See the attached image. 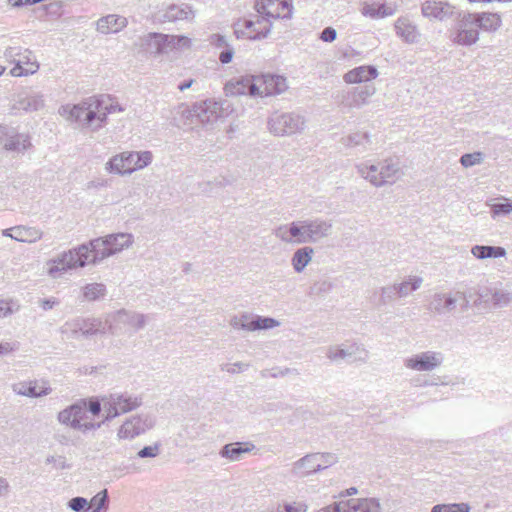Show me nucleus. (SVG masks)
I'll return each instance as SVG.
<instances>
[{
    "mask_svg": "<svg viewBox=\"0 0 512 512\" xmlns=\"http://www.w3.org/2000/svg\"><path fill=\"white\" fill-rule=\"evenodd\" d=\"M476 18V24L484 32L494 33L502 25V18L498 13L480 12L472 13Z\"/></svg>",
    "mask_w": 512,
    "mask_h": 512,
    "instance_id": "473e14b6",
    "label": "nucleus"
},
{
    "mask_svg": "<svg viewBox=\"0 0 512 512\" xmlns=\"http://www.w3.org/2000/svg\"><path fill=\"white\" fill-rule=\"evenodd\" d=\"M398 296L396 285L384 286L380 289L379 306H385L393 302Z\"/></svg>",
    "mask_w": 512,
    "mask_h": 512,
    "instance_id": "09e8293b",
    "label": "nucleus"
},
{
    "mask_svg": "<svg viewBox=\"0 0 512 512\" xmlns=\"http://www.w3.org/2000/svg\"><path fill=\"white\" fill-rule=\"evenodd\" d=\"M222 112V103L211 99L196 102L192 106L181 105L178 111L183 125L202 124L205 127L213 126L221 117Z\"/></svg>",
    "mask_w": 512,
    "mask_h": 512,
    "instance_id": "7ed1b4c3",
    "label": "nucleus"
},
{
    "mask_svg": "<svg viewBox=\"0 0 512 512\" xmlns=\"http://www.w3.org/2000/svg\"><path fill=\"white\" fill-rule=\"evenodd\" d=\"M326 357L334 363L352 357L353 361L364 363L368 360L369 352L362 344L353 342L346 347L340 345L328 346L326 349Z\"/></svg>",
    "mask_w": 512,
    "mask_h": 512,
    "instance_id": "ddd939ff",
    "label": "nucleus"
},
{
    "mask_svg": "<svg viewBox=\"0 0 512 512\" xmlns=\"http://www.w3.org/2000/svg\"><path fill=\"white\" fill-rule=\"evenodd\" d=\"M454 6L447 2L428 0L422 4L421 11L424 17L444 21L454 14Z\"/></svg>",
    "mask_w": 512,
    "mask_h": 512,
    "instance_id": "4be33fe9",
    "label": "nucleus"
},
{
    "mask_svg": "<svg viewBox=\"0 0 512 512\" xmlns=\"http://www.w3.org/2000/svg\"><path fill=\"white\" fill-rule=\"evenodd\" d=\"M153 155L150 151L122 152L113 156L106 164L105 170L119 175H130L136 170L151 164Z\"/></svg>",
    "mask_w": 512,
    "mask_h": 512,
    "instance_id": "423d86ee",
    "label": "nucleus"
},
{
    "mask_svg": "<svg viewBox=\"0 0 512 512\" xmlns=\"http://www.w3.org/2000/svg\"><path fill=\"white\" fill-rule=\"evenodd\" d=\"M332 288L333 284L329 280H320L312 285L311 291L316 295H323L330 292Z\"/></svg>",
    "mask_w": 512,
    "mask_h": 512,
    "instance_id": "4d7b16f0",
    "label": "nucleus"
},
{
    "mask_svg": "<svg viewBox=\"0 0 512 512\" xmlns=\"http://www.w3.org/2000/svg\"><path fill=\"white\" fill-rule=\"evenodd\" d=\"M42 238V232L35 227L16 226L13 227L12 239L18 242L33 243Z\"/></svg>",
    "mask_w": 512,
    "mask_h": 512,
    "instance_id": "4c0bfd02",
    "label": "nucleus"
},
{
    "mask_svg": "<svg viewBox=\"0 0 512 512\" xmlns=\"http://www.w3.org/2000/svg\"><path fill=\"white\" fill-rule=\"evenodd\" d=\"M394 27L396 34L406 43L412 44L418 42L420 33L417 27L408 18H398L394 24Z\"/></svg>",
    "mask_w": 512,
    "mask_h": 512,
    "instance_id": "2f4dec72",
    "label": "nucleus"
},
{
    "mask_svg": "<svg viewBox=\"0 0 512 512\" xmlns=\"http://www.w3.org/2000/svg\"><path fill=\"white\" fill-rule=\"evenodd\" d=\"M257 452V447L250 441L226 444V459L230 461H240L247 454H257Z\"/></svg>",
    "mask_w": 512,
    "mask_h": 512,
    "instance_id": "7c9ffc66",
    "label": "nucleus"
},
{
    "mask_svg": "<svg viewBox=\"0 0 512 512\" xmlns=\"http://www.w3.org/2000/svg\"><path fill=\"white\" fill-rule=\"evenodd\" d=\"M133 243V234L124 232L112 233L92 239L87 243L90 250V260L92 264H97L130 248Z\"/></svg>",
    "mask_w": 512,
    "mask_h": 512,
    "instance_id": "f03ea898",
    "label": "nucleus"
},
{
    "mask_svg": "<svg viewBox=\"0 0 512 512\" xmlns=\"http://www.w3.org/2000/svg\"><path fill=\"white\" fill-rule=\"evenodd\" d=\"M477 296L478 299L474 302L476 306L483 304L484 307L501 309L512 304V291L500 281L480 288Z\"/></svg>",
    "mask_w": 512,
    "mask_h": 512,
    "instance_id": "6e6552de",
    "label": "nucleus"
},
{
    "mask_svg": "<svg viewBox=\"0 0 512 512\" xmlns=\"http://www.w3.org/2000/svg\"><path fill=\"white\" fill-rule=\"evenodd\" d=\"M271 21L264 15L257 14L255 19H240L234 24V33L237 38L245 37L250 40L265 38L270 30Z\"/></svg>",
    "mask_w": 512,
    "mask_h": 512,
    "instance_id": "9d476101",
    "label": "nucleus"
},
{
    "mask_svg": "<svg viewBox=\"0 0 512 512\" xmlns=\"http://www.w3.org/2000/svg\"><path fill=\"white\" fill-rule=\"evenodd\" d=\"M21 55L22 49L20 47H8L4 52L5 59L11 63L17 62Z\"/></svg>",
    "mask_w": 512,
    "mask_h": 512,
    "instance_id": "69168bd1",
    "label": "nucleus"
},
{
    "mask_svg": "<svg viewBox=\"0 0 512 512\" xmlns=\"http://www.w3.org/2000/svg\"><path fill=\"white\" fill-rule=\"evenodd\" d=\"M279 325L280 322L275 318L254 315L253 331L272 329L278 327Z\"/></svg>",
    "mask_w": 512,
    "mask_h": 512,
    "instance_id": "de8ad7c7",
    "label": "nucleus"
},
{
    "mask_svg": "<svg viewBox=\"0 0 512 512\" xmlns=\"http://www.w3.org/2000/svg\"><path fill=\"white\" fill-rule=\"evenodd\" d=\"M195 16L194 10L188 4H171L165 10L160 12L159 20L161 22H176L180 20H192Z\"/></svg>",
    "mask_w": 512,
    "mask_h": 512,
    "instance_id": "b1692460",
    "label": "nucleus"
},
{
    "mask_svg": "<svg viewBox=\"0 0 512 512\" xmlns=\"http://www.w3.org/2000/svg\"><path fill=\"white\" fill-rule=\"evenodd\" d=\"M122 111H123V108L118 103H115V104L111 103L106 106L102 105L100 107V112H99V114L101 115L100 119L102 120L103 114L105 115V120H106L108 114H112L115 112H122Z\"/></svg>",
    "mask_w": 512,
    "mask_h": 512,
    "instance_id": "338daca9",
    "label": "nucleus"
},
{
    "mask_svg": "<svg viewBox=\"0 0 512 512\" xmlns=\"http://www.w3.org/2000/svg\"><path fill=\"white\" fill-rule=\"evenodd\" d=\"M22 62L24 60L19 59L15 62V66L10 70V74L14 77L27 76L30 74H34L39 69V65L37 63H31V67L24 68L22 66Z\"/></svg>",
    "mask_w": 512,
    "mask_h": 512,
    "instance_id": "8fccbe9b",
    "label": "nucleus"
},
{
    "mask_svg": "<svg viewBox=\"0 0 512 512\" xmlns=\"http://www.w3.org/2000/svg\"><path fill=\"white\" fill-rule=\"evenodd\" d=\"M376 92L373 84H365L348 92L345 101L350 108H360L368 103V99Z\"/></svg>",
    "mask_w": 512,
    "mask_h": 512,
    "instance_id": "bb28decb",
    "label": "nucleus"
},
{
    "mask_svg": "<svg viewBox=\"0 0 512 512\" xmlns=\"http://www.w3.org/2000/svg\"><path fill=\"white\" fill-rule=\"evenodd\" d=\"M106 294V285L103 283H90L82 287V298L88 302L103 299Z\"/></svg>",
    "mask_w": 512,
    "mask_h": 512,
    "instance_id": "58836bf2",
    "label": "nucleus"
},
{
    "mask_svg": "<svg viewBox=\"0 0 512 512\" xmlns=\"http://www.w3.org/2000/svg\"><path fill=\"white\" fill-rule=\"evenodd\" d=\"M168 51L190 49L192 46V40L184 35H168Z\"/></svg>",
    "mask_w": 512,
    "mask_h": 512,
    "instance_id": "a18cd8bd",
    "label": "nucleus"
},
{
    "mask_svg": "<svg viewBox=\"0 0 512 512\" xmlns=\"http://www.w3.org/2000/svg\"><path fill=\"white\" fill-rule=\"evenodd\" d=\"M320 470V464L317 462V455L307 454L293 464L292 473L298 477H307Z\"/></svg>",
    "mask_w": 512,
    "mask_h": 512,
    "instance_id": "c756f323",
    "label": "nucleus"
},
{
    "mask_svg": "<svg viewBox=\"0 0 512 512\" xmlns=\"http://www.w3.org/2000/svg\"><path fill=\"white\" fill-rule=\"evenodd\" d=\"M42 386L38 387L37 381L20 382L13 385V391L22 396L38 398L46 396L52 392V388L47 381H42Z\"/></svg>",
    "mask_w": 512,
    "mask_h": 512,
    "instance_id": "a878e982",
    "label": "nucleus"
},
{
    "mask_svg": "<svg viewBox=\"0 0 512 512\" xmlns=\"http://www.w3.org/2000/svg\"><path fill=\"white\" fill-rule=\"evenodd\" d=\"M472 13H465L457 23L453 41L462 46H471L479 40V27Z\"/></svg>",
    "mask_w": 512,
    "mask_h": 512,
    "instance_id": "f3484780",
    "label": "nucleus"
},
{
    "mask_svg": "<svg viewBox=\"0 0 512 512\" xmlns=\"http://www.w3.org/2000/svg\"><path fill=\"white\" fill-rule=\"evenodd\" d=\"M102 104L103 100L89 97L78 104L62 105L58 109V113L69 122L77 123L82 128L97 131L105 123V115L103 114L101 120L99 114Z\"/></svg>",
    "mask_w": 512,
    "mask_h": 512,
    "instance_id": "f257e3e1",
    "label": "nucleus"
},
{
    "mask_svg": "<svg viewBox=\"0 0 512 512\" xmlns=\"http://www.w3.org/2000/svg\"><path fill=\"white\" fill-rule=\"evenodd\" d=\"M87 400V412H89L92 416L100 415L102 411V403L97 397H90Z\"/></svg>",
    "mask_w": 512,
    "mask_h": 512,
    "instance_id": "680f3d73",
    "label": "nucleus"
},
{
    "mask_svg": "<svg viewBox=\"0 0 512 512\" xmlns=\"http://www.w3.org/2000/svg\"><path fill=\"white\" fill-rule=\"evenodd\" d=\"M67 506L74 512H86L90 510L88 500L80 496L70 499Z\"/></svg>",
    "mask_w": 512,
    "mask_h": 512,
    "instance_id": "864d4df0",
    "label": "nucleus"
},
{
    "mask_svg": "<svg viewBox=\"0 0 512 512\" xmlns=\"http://www.w3.org/2000/svg\"><path fill=\"white\" fill-rule=\"evenodd\" d=\"M81 334L84 337H90L98 333H104V326L100 319L97 318H79Z\"/></svg>",
    "mask_w": 512,
    "mask_h": 512,
    "instance_id": "a19ab883",
    "label": "nucleus"
},
{
    "mask_svg": "<svg viewBox=\"0 0 512 512\" xmlns=\"http://www.w3.org/2000/svg\"><path fill=\"white\" fill-rule=\"evenodd\" d=\"M341 143L347 148H354L358 146L365 147L371 143V135L368 132L357 131L341 139Z\"/></svg>",
    "mask_w": 512,
    "mask_h": 512,
    "instance_id": "79ce46f5",
    "label": "nucleus"
},
{
    "mask_svg": "<svg viewBox=\"0 0 512 512\" xmlns=\"http://www.w3.org/2000/svg\"><path fill=\"white\" fill-rule=\"evenodd\" d=\"M378 76V71L375 66H359L348 71L344 75V80L346 83H362L368 82L372 79H375Z\"/></svg>",
    "mask_w": 512,
    "mask_h": 512,
    "instance_id": "72a5a7b5",
    "label": "nucleus"
},
{
    "mask_svg": "<svg viewBox=\"0 0 512 512\" xmlns=\"http://www.w3.org/2000/svg\"><path fill=\"white\" fill-rule=\"evenodd\" d=\"M128 24V21L125 17L110 14L104 17H101L96 23V29L98 32L102 34H111L118 33L122 29H124Z\"/></svg>",
    "mask_w": 512,
    "mask_h": 512,
    "instance_id": "c85d7f7f",
    "label": "nucleus"
},
{
    "mask_svg": "<svg viewBox=\"0 0 512 512\" xmlns=\"http://www.w3.org/2000/svg\"><path fill=\"white\" fill-rule=\"evenodd\" d=\"M306 121L303 116L294 113H274L268 120L271 133L277 136L292 135L301 132L305 128Z\"/></svg>",
    "mask_w": 512,
    "mask_h": 512,
    "instance_id": "1a4fd4ad",
    "label": "nucleus"
},
{
    "mask_svg": "<svg viewBox=\"0 0 512 512\" xmlns=\"http://www.w3.org/2000/svg\"><path fill=\"white\" fill-rule=\"evenodd\" d=\"M444 355L439 351L427 350L404 359V367L415 372H431L442 366Z\"/></svg>",
    "mask_w": 512,
    "mask_h": 512,
    "instance_id": "f8f14e48",
    "label": "nucleus"
},
{
    "mask_svg": "<svg viewBox=\"0 0 512 512\" xmlns=\"http://www.w3.org/2000/svg\"><path fill=\"white\" fill-rule=\"evenodd\" d=\"M167 34L150 33L145 38L146 51L153 55L167 54L169 44Z\"/></svg>",
    "mask_w": 512,
    "mask_h": 512,
    "instance_id": "f704fd0d",
    "label": "nucleus"
},
{
    "mask_svg": "<svg viewBox=\"0 0 512 512\" xmlns=\"http://www.w3.org/2000/svg\"><path fill=\"white\" fill-rule=\"evenodd\" d=\"M45 463L53 464V467L56 470H65L71 468V464H69L66 460V457L62 455H50L45 459Z\"/></svg>",
    "mask_w": 512,
    "mask_h": 512,
    "instance_id": "5fc2aeb1",
    "label": "nucleus"
},
{
    "mask_svg": "<svg viewBox=\"0 0 512 512\" xmlns=\"http://www.w3.org/2000/svg\"><path fill=\"white\" fill-rule=\"evenodd\" d=\"M482 161H483V153L482 152L466 153V154H463L460 158V163L465 168H469V167L478 165Z\"/></svg>",
    "mask_w": 512,
    "mask_h": 512,
    "instance_id": "603ef678",
    "label": "nucleus"
},
{
    "mask_svg": "<svg viewBox=\"0 0 512 512\" xmlns=\"http://www.w3.org/2000/svg\"><path fill=\"white\" fill-rule=\"evenodd\" d=\"M80 323H79V318L78 319H74L70 322H66L62 327H61V333L62 334H66L68 332H70L71 334V337L72 338H75L77 336V334L79 332H81L80 330Z\"/></svg>",
    "mask_w": 512,
    "mask_h": 512,
    "instance_id": "13d9d810",
    "label": "nucleus"
},
{
    "mask_svg": "<svg viewBox=\"0 0 512 512\" xmlns=\"http://www.w3.org/2000/svg\"><path fill=\"white\" fill-rule=\"evenodd\" d=\"M471 254L479 260L496 259L505 257L507 252L504 247L490 245H474Z\"/></svg>",
    "mask_w": 512,
    "mask_h": 512,
    "instance_id": "e433bc0d",
    "label": "nucleus"
},
{
    "mask_svg": "<svg viewBox=\"0 0 512 512\" xmlns=\"http://www.w3.org/2000/svg\"><path fill=\"white\" fill-rule=\"evenodd\" d=\"M380 171L379 178L377 182H375V187H383L385 185L394 184L398 179L402 176V171L399 166V163L394 161L393 159H385L379 162Z\"/></svg>",
    "mask_w": 512,
    "mask_h": 512,
    "instance_id": "5701e85b",
    "label": "nucleus"
},
{
    "mask_svg": "<svg viewBox=\"0 0 512 512\" xmlns=\"http://www.w3.org/2000/svg\"><path fill=\"white\" fill-rule=\"evenodd\" d=\"M256 81L260 85V97L281 94L288 88L286 78L281 75L262 74L256 76Z\"/></svg>",
    "mask_w": 512,
    "mask_h": 512,
    "instance_id": "6ab92c4d",
    "label": "nucleus"
},
{
    "mask_svg": "<svg viewBox=\"0 0 512 512\" xmlns=\"http://www.w3.org/2000/svg\"><path fill=\"white\" fill-rule=\"evenodd\" d=\"M257 13L271 19H291L293 15V5L287 0H257L255 2Z\"/></svg>",
    "mask_w": 512,
    "mask_h": 512,
    "instance_id": "2eb2a0df",
    "label": "nucleus"
},
{
    "mask_svg": "<svg viewBox=\"0 0 512 512\" xmlns=\"http://www.w3.org/2000/svg\"><path fill=\"white\" fill-rule=\"evenodd\" d=\"M87 419L86 399L77 400L75 403L61 410L57 415L59 423L83 433L96 431L104 424L103 419L100 422L87 421Z\"/></svg>",
    "mask_w": 512,
    "mask_h": 512,
    "instance_id": "39448f33",
    "label": "nucleus"
},
{
    "mask_svg": "<svg viewBox=\"0 0 512 512\" xmlns=\"http://www.w3.org/2000/svg\"><path fill=\"white\" fill-rule=\"evenodd\" d=\"M423 283L422 277L419 276H409L408 279L402 281L401 283L395 284L398 297H406L412 292L418 290Z\"/></svg>",
    "mask_w": 512,
    "mask_h": 512,
    "instance_id": "37998d69",
    "label": "nucleus"
},
{
    "mask_svg": "<svg viewBox=\"0 0 512 512\" xmlns=\"http://www.w3.org/2000/svg\"><path fill=\"white\" fill-rule=\"evenodd\" d=\"M459 299H465L463 292L458 291L455 294L443 292L434 293L428 304V310L439 316L449 315L456 309Z\"/></svg>",
    "mask_w": 512,
    "mask_h": 512,
    "instance_id": "a211bd4d",
    "label": "nucleus"
},
{
    "mask_svg": "<svg viewBox=\"0 0 512 512\" xmlns=\"http://www.w3.org/2000/svg\"><path fill=\"white\" fill-rule=\"evenodd\" d=\"M274 235L284 243H292L291 235H289V224H283L275 228Z\"/></svg>",
    "mask_w": 512,
    "mask_h": 512,
    "instance_id": "052dcab7",
    "label": "nucleus"
},
{
    "mask_svg": "<svg viewBox=\"0 0 512 512\" xmlns=\"http://www.w3.org/2000/svg\"><path fill=\"white\" fill-rule=\"evenodd\" d=\"M306 233L304 220L293 221L289 224V235H291L292 243H308V240H306Z\"/></svg>",
    "mask_w": 512,
    "mask_h": 512,
    "instance_id": "c03bdc74",
    "label": "nucleus"
},
{
    "mask_svg": "<svg viewBox=\"0 0 512 512\" xmlns=\"http://www.w3.org/2000/svg\"><path fill=\"white\" fill-rule=\"evenodd\" d=\"M90 259L89 245L86 243L81 244L49 260L47 262L48 275L52 278H57L59 273L92 264Z\"/></svg>",
    "mask_w": 512,
    "mask_h": 512,
    "instance_id": "20e7f679",
    "label": "nucleus"
},
{
    "mask_svg": "<svg viewBox=\"0 0 512 512\" xmlns=\"http://www.w3.org/2000/svg\"><path fill=\"white\" fill-rule=\"evenodd\" d=\"M105 415L103 423L110 422L121 414L128 413L140 407L143 403L141 396L125 393H113L102 399Z\"/></svg>",
    "mask_w": 512,
    "mask_h": 512,
    "instance_id": "0eeeda50",
    "label": "nucleus"
},
{
    "mask_svg": "<svg viewBox=\"0 0 512 512\" xmlns=\"http://www.w3.org/2000/svg\"><path fill=\"white\" fill-rule=\"evenodd\" d=\"M357 173L365 180L369 181L375 187V182L379 178L380 165L369 164L362 162L355 165Z\"/></svg>",
    "mask_w": 512,
    "mask_h": 512,
    "instance_id": "ea45409f",
    "label": "nucleus"
},
{
    "mask_svg": "<svg viewBox=\"0 0 512 512\" xmlns=\"http://www.w3.org/2000/svg\"><path fill=\"white\" fill-rule=\"evenodd\" d=\"M361 508L364 512H381L382 507L377 498H361Z\"/></svg>",
    "mask_w": 512,
    "mask_h": 512,
    "instance_id": "6e6d98bb",
    "label": "nucleus"
},
{
    "mask_svg": "<svg viewBox=\"0 0 512 512\" xmlns=\"http://www.w3.org/2000/svg\"><path fill=\"white\" fill-rule=\"evenodd\" d=\"M317 455V462L320 464V470H325L330 466L336 464L338 462V456L334 453H314Z\"/></svg>",
    "mask_w": 512,
    "mask_h": 512,
    "instance_id": "3c124183",
    "label": "nucleus"
},
{
    "mask_svg": "<svg viewBox=\"0 0 512 512\" xmlns=\"http://www.w3.org/2000/svg\"><path fill=\"white\" fill-rule=\"evenodd\" d=\"M0 143L4 150L16 154H24L33 146L29 133H20L6 125H0Z\"/></svg>",
    "mask_w": 512,
    "mask_h": 512,
    "instance_id": "9b49d317",
    "label": "nucleus"
},
{
    "mask_svg": "<svg viewBox=\"0 0 512 512\" xmlns=\"http://www.w3.org/2000/svg\"><path fill=\"white\" fill-rule=\"evenodd\" d=\"M395 4H385L377 2H364L361 8V14L371 19H380L392 16L396 13Z\"/></svg>",
    "mask_w": 512,
    "mask_h": 512,
    "instance_id": "cd10ccee",
    "label": "nucleus"
},
{
    "mask_svg": "<svg viewBox=\"0 0 512 512\" xmlns=\"http://www.w3.org/2000/svg\"><path fill=\"white\" fill-rule=\"evenodd\" d=\"M306 227V240L308 243H317L332 234L333 223L331 220L314 218L304 220Z\"/></svg>",
    "mask_w": 512,
    "mask_h": 512,
    "instance_id": "aec40b11",
    "label": "nucleus"
},
{
    "mask_svg": "<svg viewBox=\"0 0 512 512\" xmlns=\"http://www.w3.org/2000/svg\"><path fill=\"white\" fill-rule=\"evenodd\" d=\"M315 251L311 246L298 248L292 255L291 265L296 273H301L312 261Z\"/></svg>",
    "mask_w": 512,
    "mask_h": 512,
    "instance_id": "c9c22d12",
    "label": "nucleus"
},
{
    "mask_svg": "<svg viewBox=\"0 0 512 512\" xmlns=\"http://www.w3.org/2000/svg\"><path fill=\"white\" fill-rule=\"evenodd\" d=\"M156 423L155 416L139 414L127 419L118 431L119 438L133 439L152 429Z\"/></svg>",
    "mask_w": 512,
    "mask_h": 512,
    "instance_id": "4468645a",
    "label": "nucleus"
},
{
    "mask_svg": "<svg viewBox=\"0 0 512 512\" xmlns=\"http://www.w3.org/2000/svg\"><path fill=\"white\" fill-rule=\"evenodd\" d=\"M109 496L107 489H103L98 492L89 502V507L92 509L91 512H100L108 508Z\"/></svg>",
    "mask_w": 512,
    "mask_h": 512,
    "instance_id": "49530a36",
    "label": "nucleus"
},
{
    "mask_svg": "<svg viewBox=\"0 0 512 512\" xmlns=\"http://www.w3.org/2000/svg\"><path fill=\"white\" fill-rule=\"evenodd\" d=\"M159 451H160L159 444H154L152 446H145L138 451L137 456L140 458H154L159 454Z\"/></svg>",
    "mask_w": 512,
    "mask_h": 512,
    "instance_id": "e2e57ef3",
    "label": "nucleus"
},
{
    "mask_svg": "<svg viewBox=\"0 0 512 512\" xmlns=\"http://www.w3.org/2000/svg\"><path fill=\"white\" fill-rule=\"evenodd\" d=\"M44 107L42 95L31 92L19 94L11 107L12 111L34 112Z\"/></svg>",
    "mask_w": 512,
    "mask_h": 512,
    "instance_id": "393cba45",
    "label": "nucleus"
},
{
    "mask_svg": "<svg viewBox=\"0 0 512 512\" xmlns=\"http://www.w3.org/2000/svg\"><path fill=\"white\" fill-rule=\"evenodd\" d=\"M492 212L494 216L507 215L512 212V203H496L492 206Z\"/></svg>",
    "mask_w": 512,
    "mask_h": 512,
    "instance_id": "0e129e2a",
    "label": "nucleus"
},
{
    "mask_svg": "<svg viewBox=\"0 0 512 512\" xmlns=\"http://www.w3.org/2000/svg\"><path fill=\"white\" fill-rule=\"evenodd\" d=\"M349 503L345 501L334 502L324 508H321L317 512H348Z\"/></svg>",
    "mask_w": 512,
    "mask_h": 512,
    "instance_id": "bf43d9fd",
    "label": "nucleus"
},
{
    "mask_svg": "<svg viewBox=\"0 0 512 512\" xmlns=\"http://www.w3.org/2000/svg\"><path fill=\"white\" fill-rule=\"evenodd\" d=\"M319 38L323 42L331 43L337 38V31L333 27H326L320 33Z\"/></svg>",
    "mask_w": 512,
    "mask_h": 512,
    "instance_id": "774afa93",
    "label": "nucleus"
},
{
    "mask_svg": "<svg viewBox=\"0 0 512 512\" xmlns=\"http://www.w3.org/2000/svg\"><path fill=\"white\" fill-rule=\"evenodd\" d=\"M260 85L256 76H241L238 79H231L226 82V96L228 95H250L258 96Z\"/></svg>",
    "mask_w": 512,
    "mask_h": 512,
    "instance_id": "412c9836",
    "label": "nucleus"
},
{
    "mask_svg": "<svg viewBox=\"0 0 512 512\" xmlns=\"http://www.w3.org/2000/svg\"><path fill=\"white\" fill-rule=\"evenodd\" d=\"M113 324L110 325L112 334L117 333V328L124 326L131 328L134 332L143 329L148 321V316L136 311L120 309L112 315Z\"/></svg>",
    "mask_w": 512,
    "mask_h": 512,
    "instance_id": "dca6fc26",
    "label": "nucleus"
}]
</instances>
